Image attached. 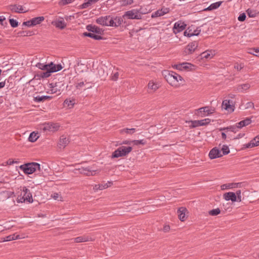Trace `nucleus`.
<instances>
[{
	"label": "nucleus",
	"mask_w": 259,
	"mask_h": 259,
	"mask_svg": "<svg viewBox=\"0 0 259 259\" xmlns=\"http://www.w3.org/2000/svg\"><path fill=\"white\" fill-rule=\"evenodd\" d=\"M165 77L167 81L172 86H177V84H182L184 82L183 78L174 71H167Z\"/></svg>",
	"instance_id": "1"
},
{
	"label": "nucleus",
	"mask_w": 259,
	"mask_h": 259,
	"mask_svg": "<svg viewBox=\"0 0 259 259\" xmlns=\"http://www.w3.org/2000/svg\"><path fill=\"white\" fill-rule=\"evenodd\" d=\"M20 192L18 196V202H24L27 201L29 203L33 202L32 196L30 190L26 187H21L20 188Z\"/></svg>",
	"instance_id": "2"
},
{
	"label": "nucleus",
	"mask_w": 259,
	"mask_h": 259,
	"mask_svg": "<svg viewBox=\"0 0 259 259\" xmlns=\"http://www.w3.org/2000/svg\"><path fill=\"white\" fill-rule=\"evenodd\" d=\"M20 169L26 175L32 174L37 170H40V165L36 162H29L22 164Z\"/></svg>",
	"instance_id": "3"
},
{
	"label": "nucleus",
	"mask_w": 259,
	"mask_h": 259,
	"mask_svg": "<svg viewBox=\"0 0 259 259\" xmlns=\"http://www.w3.org/2000/svg\"><path fill=\"white\" fill-rule=\"evenodd\" d=\"M132 150V147L131 146H120L112 153L111 157L112 158H114L125 156L128 155Z\"/></svg>",
	"instance_id": "4"
},
{
	"label": "nucleus",
	"mask_w": 259,
	"mask_h": 259,
	"mask_svg": "<svg viewBox=\"0 0 259 259\" xmlns=\"http://www.w3.org/2000/svg\"><path fill=\"white\" fill-rule=\"evenodd\" d=\"M141 8L140 9H132L125 12L122 16L123 18H127L129 19H141L142 18Z\"/></svg>",
	"instance_id": "5"
},
{
	"label": "nucleus",
	"mask_w": 259,
	"mask_h": 259,
	"mask_svg": "<svg viewBox=\"0 0 259 259\" xmlns=\"http://www.w3.org/2000/svg\"><path fill=\"white\" fill-rule=\"evenodd\" d=\"M60 125L58 123L45 122L40 125V129L44 132H55L59 130Z\"/></svg>",
	"instance_id": "6"
},
{
	"label": "nucleus",
	"mask_w": 259,
	"mask_h": 259,
	"mask_svg": "<svg viewBox=\"0 0 259 259\" xmlns=\"http://www.w3.org/2000/svg\"><path fill=\"white\" fill-rule=\"evenodd\" d=\"M174 68L180 71H193L197 67L189 62H183L173 66Z\"/></svg>",
	"instance_id": "7"
},
{
	"label": "nucleus",
	"mask_w": 259,
	"mask_h": 259,
	"mask_svg": "<svg viewBox=\"0 0 259 259\" xmlns=\"http://www.w3.org/2000/svg\"><path fill=\"white\" fill-rule=\"evenodd\" d=\"M214 110L208 106L201 107L195 110V114L198 117H204L212 114Z\"/></svg>",
	"instance_id": "8"
},
{
	"label": "nucleus",
	"mask_w": 259,
	"mask_h": 259,
	"mask_svg": "<svg viewBox=\"0 0 259 259\" xmlns=\"http://www.w3.org/2000/svg\"><path fill=\"white\" fill-rule=\"evenodd\" d=\"M44 19L45 18L43 16L35 17L30 20L24 22L22 23V25L28 27L34 26L37 24H40L44 20Z\"/></svg>",
	"instance_id": "9"
},
{
	"label": "nucleus",
	"mask_w": 259,
	"mask_h": 259,
	"mask_svg": "<svg viewBox=\"0 0 259 259\" xmlns=\"http://www.w3.org/2000/svg\"><path fill=\"white\" fill-rule=\"evenodd\" d=\"M109 17L108 26L117 27L121 24L123 21L122 18L118 16L113 17L109 15Z\"/></svg>",
	"instance_id": "10"
},
{
	"label": "nucleus",
	"mask_w": 259,
	"mask_h": 259,
	"mask_svg": "<svg viewBox=\"0 0 259 259\" xmlns=\"http://www.w3.org/2000/svg\"><path fill=\"white\" fill-rule=\"evenodd\" d=\"M75 87L76 89L79 90H85L92 88L90 82H87L86 80H77L75 83Z\"/></svg>",
	"instance_id": "11"
},
{
	"label": "nucleus",
	"mask_w": 259,
	"mask_h": 259,
	"mask_svg": "<svg viewBox=\"0 0 259 259\" xmlns=\"http://www.w3.org/2000/svg\"><path fill=\"white\" fill-rule=\"evenodd\" d=\"M186 24L182 21H178L175 23L172 28L173 32L177 34L183 31L186 27Z\"/></svg>",
	"instance_id": "12"
},
{
	"label": "nucleus",
	"mask_w": 259,
	"mask_h": 259,
	"mask_svg": "<svg viewBox=\"0 0 259 259\" xmlns=\"http://www.w3.org/2000/svg\"><path fill=\"white\" fill-rule=\"evenodd\" d=\"M77 170L79 174L86 176H94L97 171L96 170L93 169L90 166L87 167H81Z\"/></svg>",
	"instance_id": "13"
},
{
	"label": "nucleus",
	"mask_w": 259,
	"mask_h": 259,
	"mask_svg": "<svg viewBox=\"0 0 259 259\" xmlns=\"http://www.w3.org/2000/svg\"><path fill=\"white\" fill-rule=\"evenodd\" d=\"M259 145V135L255 137L249 143L242 145L243 149L251 148Z\"/></svg>",
	"instance_id": "14"
},
{
	"label": "nucleus",
	"mask_w": 259,
	"mask_h": 259,
	"mask_svg": "<svg viewBox=\"0 0 259 259\" xmlns=\"http://www.w3.org/2000/svg\"><path fill=\"white\" fill-rule=\"evenodd\" d=\"M198 46V44L197 41L191 42L186 46L184 52L186 54H191L195 51Z\"/></svg>",
	"instance_id": "15"
},
{
	"label": "nucleus",
	"mask_w": 259,
	"mask_h": 259,
	"mask_svg": "<svg viewBox=\"0 0 259 259\" xmlns=\"http://www.w3.org/2000/svg\"><path fill=\"white\" fill-rule=\"evenodd\" d=\"M222 108L232 112L234 110V106L233 104V101L230 100H225L223 101L222 105Z\"/></svg>",
	"instance_id": "16"
},
{
	"label": "nucleus",
	"mask_w": 259,
	"mask_h": 259,
	"mask_svg": "<svg viewBox=\"0 0 259 259\" xmlns=\"http://www.w3.org/2000/svg\"><path fill=\"white\" fill-rule=\"evenodd\" d=\"M69 142V139L65 135H62L60 137L58 143V147L59 149H64L68 145Z\"/></svg>",
	"instance_id": "17"
},
{
	"label": "nucleus",
	"mask_w": 259,
	"mask_h": 259,
	"mask_svg": "<svg viewBox=\"0 0 259 259\" xmlns=\"http://www.w3.org/2000/svg\"><path fill=\"white\" fill-rule=\"evenodd\" d=\"M242 186V183H231L225 184L221 186L222 190L232 189L236 188H240Z\"/></svg>",
	"instance_id": "18"
},
{
	"label": "nucleus",
	"mask_w": 259,
	"mask_h": 259,
	"mask_svg": "<svg viewBox=\"0 0 259 259\" xmlns=\"http://www.w3.org/2000/svg\"><path fill=\"white\" fill-rule=\"evenodd\" d=\"M215 55V51L213 50H208L202 52L200 54V57L202 59L210 60L212 59Z\"/></svg>",
	"instance_id": "19"
},
{
	"label": "nucleus",
	"mask_w": 259,
	"mask_h": 259,
	"mask_svg": "<svg viewBox=\"0 0 259 259\" xmlns=\"http://www.w3.org/2000/svg\"><path fill=\"white\" fill-rule=\"evenodd\" d=\"M169 8H162L161 9H159L152 14V18H156L160 16H162L165 14H166L169 12Z\"/></svg>",
	"instance_id": "20"
},
{
	"label": "nucleus",
	"mask_w": 259,
	"mask_h": 259,
	"mask_svg": "<svg viewBox=\"0 0 259 259\" xmlns=\"http://www.w3.org/2000/svg\"><path fill=\"white\" fill-rule=\"evenodd\" d=\"M209 157L210 159H213L223 156L221 150L217 147L212 148L209 153Z\"/></svg>",
	"instance_id": "21"
},
{
	"label": "nucleus",
	"mask_w": 259,
	"mask_h": 259,
	"mask_svg": "<svg viewBox=\"0 0 259 259\" xmlns=\"http://www.w3.org/2000/svg\"><path fill=\"white\" fill-rule=\"evenodd\" d=\"M24 236H20V235H19V234L17 233H14L13 234L10 235L9 236L2 238L1 242L10 241L16 239L24 238Z\"/></svg>",
	"instance_id": "22"
},
{
	"label": "nucleus",
	"mask_w": 259,
	"mask_h": 259,
	"mask_svg": "<svg viewBox=\"0 0 259 259\" xmlns=\"http://www.w3.org/2000/svg\"><path fill=\"white\" fill-rule=\"evenodd\" d=\"M52 24L55 26L56 28L63 29L66 26V23L64 21L63 18L61 19L55 20L52 22Z\"/></svg>",
	"instance_id": "23"
},
{
	"label": "nucleus",
	"mask_w": 259,
	"mask_h": 259,
	"mask_svg": "<svg viewBox=\"0 0 259 259\" xmlns=\"http://www.w3.org/2000/svg\"><path fill=\"white\" fill-rule=\"evenodd\" d=\"M10 9L12 12L18 13H24L27 11L22 6L17 5L10 6Z\"/></svg>",
	"instance_id": "24"
},
{
	"label": "nucleus",
	"mask_w": 259,
	"mask_h": 259,
	"mask_svg": "<svg viewBox=\"0 0 259 259\" xmlns=\"http://www.w3.org/2000/svg\"><path fill=\"white\" fill-rule=\"evenodd\" d=\"M224 199L226 201L231 200L232 202L237 201L236 199V195L235 193L233 192H229L225 193L223 195Z\"/></svg>",
	"instance_id": "25"
},
{
	"label": "nucleus",
	"mask_w": 259,
	"mask_h": 259,
	"mask_svg": "<svg viewBox=\"0 0 259 259\" xmlns=\"http://www.w3.org/2000/svg\"><path fill=\"white\" fill-rule=\"evenodd\" d=\"M109 15L102 16L99 17L96 19V22L102 26H108V22L109 21Z\"/></svg>",
	"instance_id": "26"
},
{
	"label": "nucleus",
	"mask_w": 259,
	"mask_h": 259,
	"mask_svg": "<svg viewBox=\"0 0 259 259\" xmlns=\"http://www.w3.org/2000/svg\"><path fill=\"white\" fill-rule=\"evenodd\" d=\"M63 68V66L60 64H56L51 62L49 63V68L52 73L56 72L61 70Z\"/></svg>",
	"instance_id": "27"
},
{
	"label": "nucleus",
	"mask_w": 259,
	"mask_h": 259,
	"mask_svg": "<svg viewBox=\"0 0 259 259\" xmlns=\"http://www.w3.org/2000/svg\"><path fill=\"white\" fill-rule=\"evenodd\" d=\"M251 119L249 117L246 118L245 119L240 121V122L236 123V127L238 128H241L245 126H247L250 124L251 123Z\"/></svg>",
	"instance_id": "28"
},
{
	"label": "nucleus",
	"mask_w": 259,
	"mask_h": 259,
	"mask_svg": "<svg viewBox=\"0 0 259 259\" xmlns=\"http://www.w3.org/2000/svg\"><path fill=\"white\" fill-rule=\"evenodd\" d=\"M50 91L49 93L50 94H60L61 90L58 87V85L57 83H51L50 84Z\"/></svg>",
	"instance_id": "29"
},
{
	"label": "nucleus",
	"mask_w": 259,
	"mask_h": 259,
	"mask_svg": "<svg viewBox=\"0 0 259 259\" xmlns=\"http://www.w3.org/2000/svg\"><path fill=\"white\" fill-rule=\"evenodd\" d=\"M86 28L90 32H95L98 34L103 33L102 29L95 25H88L87 26Z\"/></svg>",
	"instance_id": "30"
},
{
	"label": "nucleus",
	"mask_w": 259,
	"mask_h": 259,
	"mask_svg": "<svg viewBox=\"0 0 259 259\" xmlns=\"http://www.w3.org/2000/svg\"><path fill=\"white\" fill-rule=\"evenodd\" d=\"M187 209L184 207H180L178 210V214L179 219L183 222L186 220V213Z\"/></svg>",
	"instance_id": "31"
},
{
	"label": "nucleus",
	"mask_w": 259,
	"mask_h": 259,
	"mask_svg": "<svg viewBox=\"0 0 259 259\" xmlns=\"http://www.w3.org/2000/svg\"><path fill=\"white\" fill-rule=\"evenodd\" d=\"M102 34H98L95 32H90L83 33V35L92 38L95 40H100L102 38L101 35Z\"/></svg>",
	"instance_id": "32"
},
{
	"label": "nucleus",
	"mask_w": 259,
	"mask_h": 259,
	"mask_svg": "<svg viewBox=\"0 0 259 259\" xmlns=\"http://www.w3.org/2000/svg\"><path fill=\"white\" fill-rule=\"evenodd\" d=\"M159 88V84L158 82H155L153 80L149 81L148 84V88L152 92L156 91Z\"/></svg>",
	"instance_id": "33"
},
{
	"label": "nucleus",
	"mask_w": 259,
	"mask_h": 259,
	"mask_svg": "<svg viewBox=\"0 0 259 259\" xmlns=\"http://www.w3.org/2000/svg\"><path fill=\"white\" fill-rule=\"evenodd\" d=\"M99 1L100 0H84V3L80 6V8L82 9H87Z\"/></svg>",
	"instance_id": "34"
},
{
	"label": "nucleus",
	"mask_w": 259,
	"mask_h": 259,
	"mask_svg": "<svg viewBox=\"0 0 259 259\" xmlns=\"http://www.w3.org/2000/svg\"><path fill=\"white\" fill-rule=\"evenodd\" d=\"M250 85L248 83H243L238 85L236 88V90L238 92H243L248 90Z\"/></svg>",
	"instance_id": "35"
},
{
	"label": "nucleus",
	"mask_w": 259,
	"mask_h": 259,
	"mask_svg": "<svg viewBox=\"0 0 259 259\" xmlns=\"http://www.w3.org/2000/svg\"><path fill=\"white\" fill-rule=\"evenodd\" d=\"M76 243L88 242L91 240V238L87 236H82L76 237L73 239Z\"/></svg>",
	"instance_id": "36"
},
{
	"label": "nucleus",
	"mask_w": 259,
	"mask_h": 259,
	"mask_svg": "<svg viewBox=\"0 0 259 259\" xmlns=\"http://www.w3.org/2000/svg\"><path fill=\"white\" fill-rule=\"evenodd\" d=\"M246 14L249 18H254L258 14V11L253 9L249 8L246 11Z\"/></svg>",
	"instance_id": "37"
},
{
	"label": "nucleus",
	"mask_w": 259,
	"mask_h": 259,
	"mask_svg": "<svg viewBox=\"0 0 259 259\" xmlns=\"http://www.w3.org/2000/svg\"><path fill=\"white\" fill-rule=\"evenodd\" d=\"M51 97L49 96H37L34 99V101L36 102H41L45 100L50 99Z\"/></svg>",
	"instance_id": "38"
},
{
	"label": "nucleus",
	"mask_w": 259,
	"mask_h": 259,
	"mask_svg": "<svg viewBox=\"0 0 259 259\" xmlns=\"http://www.w3.org/2000/svg\"><path fill=\"white\" fill-rule=\"evenodd\" d=\"M64 103L69 108H72L75 104V100L74 99H66Z\"/></svg>",
	"instance_id": "39"
},
{
	"label": "nucleus",
	"mask_w": 259,
	"mask_h": 259,
	"mask_svg": "<svg viewBox=\"0 0 259 259\" xmlns=\"http://www.w3.org/2000/svg\"><path fill=\"white\" fill-rule=\"evenodd\" d=\"M38 138L39 136L38 135V133L33 132L30 134L28 137V140L31 142H34L38 139Z\"/></svg>",
	"instance_id": "40"
},
{
	"label": "nucleus",
	"mask_w": 259,
	"mask_h": 259,
	"mask_svg": "<svg viewBox=\"0 0 259 259\" xmlns=\"http://www.w3.org/2000/svg\"><path fill=\"white\" fill-rule=\"evenodd\" d=\"M136 132V130L135 128H124L121 130L120 132L122 134H126L128 135H132Z\"/></svg>",
	"instance_id": "41"
},
{
	"label": "nucleus",
	"mask_w": 259,
	"mask_h": 259,
	"mask_svg": "<svg viewBox=\"0 0 259 259\" xmlns=\"http://www.w3.org/2000/svg\"><path fill=\"white\" fill-rule=\"evenodd\" d=\"M237 128H238L236 127V124L235 125L230 126H228V127H226L222 128L220 129V130H221V131H225L226 132H227V131H231V132H232L233 133H236L237 131Z\"/></svg>",
	"instance_id": "42"
},
{
	"label": "nucleus",
	"mask_w": 259,
	"mask_h": 259,
	"mask_svg": "<svg viewBox=\"0 0 259 259\" xmlns=\"http://www.w3.org/2000/svg\"><path fill=\"white\" fill-rule=\"evenodd\" d=\"M222 4V2H217L211 4L207 9L209 10H215L218 8Z\"/></svg>",
	"instance_id": "43"
},
{
	"label": "nucleus",
	"mask_w": 259,
	"mask_h": 259,
	"mask_svg": "<svg viewBox=\"0 0 259 259\" xmlns=\"http://www.w3.org/2000/svg\"><path fill=\"white\" fill-rule=\"evenodd\" d=\"M35 66L36 67H37L38 68H39L41 70H46L49 69V63L48 64H45L39 62V63H37Z\"/></svg>",
	"instance_id": "44"
},
{
	"label": "nucleus",
	"mask_w": 259,
	"mask_h": 259,
	"mask_svg": "<svg viewBox=\"0 0 259 259\" xmlns=\"http://www.w3.org/2000/svg\"><path fill=\"white\" fill-rule=\"evenodd\" d=\"M52 72L49 69L46 70V71L41 72L39 76L41 78H48L51 76Z\"/></svg>",
	"instance_id": "45"
},
{
	"label": "nucleus",
	"mask_w": 259,
	"mask_h": 259,
	"mask_svg": "<svg viewBox=\"0 0 259 259\" xmlns=\"http://www.w3.org/2000/svg\"><path fill=\"white\" fill-rule=\"evenodd\" d=\"M186 122L191 123V124L189 125L190 128H195L199 126L198 120L186 121Z\"/></svg>",
	"instance_id": "46"
},
{
	"label": "nucleus",
	"mask_w": 259,
	"mask_h": 259,
	"mask_svg": "<svg viewBox=\"0 0 259 259\" xmlns=\"http://www.w3.org/2000/svg\"><path fill=\"white\" fill-rule=\"evenodd\" d=\"M199 126H204L209 124L211 120L209 118H205L202 120H198Z\"/></svg>",
	"instance_id": "47"
},
{
	"label": "nucleus",
	"mask_w": 259,
	"mask_h": 259,
	"mask_svg": "<svg viewBox=\"0 0 259 259\" xmlns=\"http://www.w3.org/2000/svg\"><path fill=\"white\" fill-rule=\"evenodd\" d=\"M132 142H133V144L134 145H144L146 144V141L144 140V139H142V140H132Z\"/></svg>",
	"instance_id": "48"
},
{
	"label": "nucleus",
	"mask_w": 259,
	"mask_h": 259,
	"mask_svg": "<svg viewBox=\"0 0 259 259\" xmlns=\"http://www.w3.org/2000/svg\"><path fill=\"white\" fill-rule=\"evenodd\" d=\"M221 212V210L219 208L213 209L212 210H210L209 211V214L212 216H215L219 214H220Z\"/></svg>",
	"instance_id": "49"
},
{
	"label": "nucleus",
	"mask_w": 259,
	"mask_h": 259,
	"mask_svg": "<svg viewBox=\"0 0 259 259\" xmlns=\"http://www.w3.org/2000/svg\"><path fill=\"white\" fill-rule=\"evenodd\" d=\"M222 151L223 152V154H222L223 156L227 155L230 153V149H229L228 146L227 145H225L223 146V147L222 148Z\"/></svg>",
	"instance_id": "50"
},
{
	"label": "nucleus",
	"mask_w": 259,
	"mask_h": 259,
	"mask_svg": "<svg viewBox=\"0 0 259 259\" xmlns=\"http://www.w3.org/2000/svg\"><path fill=\"white\" fill-rule=\"evenodd\" d=\"M248 53L255 56L259 57V48L251 49Z\"/></svg>",
	"instance_id": "51"
},
{
	"label": "nucleus",
	"mask_w": 259,
	"mask_h": 259,
	"mask_svg": "<svg viewBox=\"0 0 259 259\" xmlns=\"http://www.w3.org/2000/svg\"><path fill=\"white\" fill-rule=\"evenodd\" d=\"M134 3L133 0H122L121 1V5L123 6H126L132 5Z\"/></svg>",
	"instance_id": "52"
},
{
	"label": "nucleus",
	"mask_w": 259,
	"mask_h": 259,
	"mask_svg": "<svg viewBox=\"0 0 259 259\" xmlns=\"http://www.w3.org/2000/svg\"><path fill=\"white\" fill-rule=\"evenodd\" d=\"M9 22L11 26L13 28L16 27L18 25V22L14 19H10Z\"/></svg>",
	"instance_id": "53"
},
{
	"label": "nucleus",
	"mask_w": 259,
	"mask_h": 259,
	"mask_svg": "<svg viewBox=\"0 0 259 259\" xmlns=\"http://www.w3.org/2000/svg\"><path fill=\"white\" fill-rule=\"evenodd\" d=\"M72 2V0H61L59 2V5L60 6H65L66 5L70 4Z\"/></svg>",
	"instance_id": "54"
},
{
	"label": "nucleus",
	"mask_w": 259,
	"mask_h": 259,
	"mask_svg": "<svg viewBox=\"0 0 259 259\" xmlns=\"http://www.w3.org/2000/svg\"><path fill=\"white\" fill-rule=\"evenodd\" d=\"M235 194L236 195L237 201L240 202L241 201V191L240 190H237Z\"/></svg>",
	"instance_id": "55"
},
{
	"label": "nucleus",
	"mask_w": 259,
	"mask_h": 259,
	"mask_svg": "<svg viewBox=\"0 0 259 259\" xmlns=\"http://www.w3.org/2000/svg\"><path fill=\"white\" fill-rule=\"evenodd\" d=\"M246 17V14L244 13H243L239 16L238 17V20L239 21L243 22L245 20Z\"/></svg>",
	"instance_id": "56"
},
{
	"label": "nucleus",
	"mask_w": 259,
	"mask_h": 259,
	"mask_svg": "<svg viewBox=\"0 0 259 259\" xmlns=\"http://www.w3.org/2000/svg\"><path fill=\"white\" fill-rule=\"evenodd\" d=\"M200 32V30H196L193 32V33H190L189 34H187V36L191 37V36H195V35H199Z\"/></svg>",
	"instance_id": "57"
},
{
	"label": "nucleus",
	"mask_w": 259,
	"mask_h": 259,
	"mask_svg": "<svg viewBox=\"0 0 259 259\" xmlns=\"http://www.w3.org/2000/svg\"><path fill=\"white\" fill-rule=\"evenodd\" d=\"M244 67V65L243 64H236L234 65V68L235 69H236V70H238V71H240Z\"/></svg>",
	"instance_id": "58"
},
{
	"label": "nucleus",
	"mask_w": 259,
	"mask_h": 259,
	"mask_svg": "<svg viewBox=\"0 0 259 259\" xmlns=\"http://www.w3.org/2000/svg\"><path fill=\"white\" fill-rule=\"evenodd\" d=\"M246 108H254V104L253 103L251 102H247L246 104Z\"/></svg>",
	"instance_id": "59"
},
{
	"label": "nucleus",
	"mask_w": 259,
	"mask_h": 259,
	"mask_svg": "<svg viewBox=\"0 0 259 259\" xmlns=\"http://www.w3.org/2000/svg\"><path fill=\"white\" fill-rule=\"evenodd\" d=\"M100 190H102L108 188L109 187H110V185L102 184H100Z\"/></svg>",
	"instance_id": "60"
},
{
	"label": "nucleus",
	"mask_w": 259,
	"mask_h": 259,
	"mask_svg": "<svg viewBox=\"0 0 259 259\" xmlns=\"http://www.w3.org/2000/svg\"><path fill=\"white\" fill-rule=\"evenodd\" d=\"M133 143L132 140H123L122 143H121V145L124 144V145H131Z\"/></svg>",
	"instance_id": "61"
},
{
	"label": "nucleus",
	"mask_w": 259,
	"mask_h": 259,
	"mask_svg": "<svg viewBox=\"0 0 259 259\" xmlns=\"http://www.w3.org/2000/svg\"><path fill=\"white\" fill-rule=\"evenodd\" d=\"M118 76H119L118 72H115L112 76V79L113 80H116L118 79Z\"/></svg>",
	"instance_id": "62"
},
{
	"label": "nucleus",
	"mask_w": 259,
	"mask_h": 259,
	"mask_svg": "<svg viewBox=\"0 0 259 259\" xmlns=\"http://www.w3.org/2000/svg\"><path fill=\"white\" fill-rule=\"evenodd\" d=\"M169 230H170V226L169 225H165L163 227V231L164 232H167L169 231Z\"/></svg>",
	"instance_id": "63"
},
{
	"label": "nucleus",
	"mask_w": 259,
	"mask_h": 259,
	"mask_svg": "<svg viewBox=\"0 0 259 259\" xmlns=\"http://www.w3.org/2000/svg\"><path fill=\"white\" fill-rule=\"evenodd\" d=\"M52 197L55 199V200H57V199H58L59 197V195L58 193H54L52 195Z\"/></svg>",
	"instance_id": "64"
}]
</instances>
